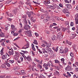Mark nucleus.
Here are the masks:
<instances>
[{
  "label": "nucleus",
  "mask_w": 78,
  "mask_h": 78,
  "mask_svg": "<svg viewBox=\"0 0 78 78\" xmlns=\"http://www.w3.org/2000/svg\"><path fill=\"white\" fill-rule=\"evenodd\" d=\"M51 65V67H55V65L53 64V62L51 61H49L47 63H44L43 66V67H44L46 70H48V69L49 67H50V66Z\"/></svg>",
  "instance_id": "1"
},
{
  "label": "nucleus",
  "mask_w": 78,
  "mask_h": 78,
  "mask_svg": "<svg viewBox=\"0 0 78 78\" xmlns=\"http://www.w3.org/2000/svg\"><path fill=\"white\" fill-rule=\"evenodd\" d=\"M24 59L25 60H27L28 61L30 62V61H32V59H31V57L30 55H28L27 57L25 56Z\"/></svg>",
  "instance_id": "2"
},
{
  "label": "nucleus",
  "mask_w": 78,
  "mask_h": 78,
  "mask_svg": "<svg viewBox=\"0 0 78 78\" xmlns=\"http://www.w3.org/2000/svg\"><path fill=\"white\" fill-rule=\"evenodd\" d=\"M9 50L11 51H9L8 52V54L10 56L13 55L14 54V52L12 48H11V49H9Z\"/></svg>",
  "instance_id": "3"
},
{
  "label": "nucleus",
  "mask_w": 78,
  "mask_h": 78,
  "mask_svg": "<svg viewBox=\"0 0 78 78\" xmlns=\"http://www.w3.org/2000/svg\"><path fill=\"white\" fill-rule=\"evenodd\" d=\"M65 70H66V71H69L73 70V68H72L71 66L68 65L65 68Z\"/></svg>",
  "instance_id": "4"
},
{
  "label": "nucleus",
  "mask_w": 78,
  "mask_h": 78,
  "mask_svg": "<svg viewBox=\"0 0 78 78\" xmlns=\"http://www.w3.org/2000/svg\"><path fill=\"white\" fill-rule=\"evenodd\" d=\"M47 51L48 53H49V55H53V51H52L50 48H48L47 49Z\"/></svg>",
  "instance_id": "5"
},
{
  "label": "nucleus",
  "mask_w": 78,
  "mask_h": 78,
  "mask_svg": "<svg viewBox=\"0 0 78 78\" xmlns=\"http://www.w3.org/2000/svg\"><path fill=\"white\" fill-rule=\"evenodd\" d=\"M62 32H60L58 33V34L60 35H58V38L59 39V41H61L62 39V37H61L62 36Z\"/></svg>",
  "instance_id": "6"
},
{
  "label": "nucleus",
  "mask_w": 78,
  "mask_h": 78,
  "mask_svg": "<svg viewBox=\"0 0 78 78\" xmlns=\"http://www.w3.org/2000/svg\"><path fill=\"white\" fill-rule=\"evenodd\" d=\"M29 46H30V44L27 43L26 45H25L22 47V49H27V48H29Z\"/></svg>",
  "instance_id": "7"
},
{
  "label": "nucleus",
  "mask_w": 78,
  "mask_h": 78,
  "mask_svg": "<svg viewBox=\"0 0 78 78\" xmlns=\"http://www.w3.org/2000/svg\"><path fill=\"white\" fill-rule=\"evenodd\" d=\"M26 14L27 15H28L29 17L30 18L31 17V16L33 14V12H26Z\"/></svg>",
  "instance_id": "8"
},
{
  "label": "nucleus",
  "mask_w": 78,
  "mask_h": 78,
  "mask_svg": "<svg viewBox=\"0 0 78 78\" xmlns=\"http://www.w3.org/2000/svg\"><path fill=\"white\" fill-rule=\"evenodd\" d=\"M32 71H36V72H38V69H37L36 66L32 67Z\"/></svg>",
  "instance_id": "9"
},
{
  "label": "nucleus",
  "mask_w": 78,
  "mask_h": 78,
  "mask_svg": "<svg viewBox=\"0 0 78 78\" xmlns=\"http://www.w3.org/2000/svg\"><path fill=\"white\" fill-rule=\"evenodd\" d=\"M11 28L13 31H15L17 30V28L13 24H12L11 25Z\"/></svg>",
  "instance_id": "10"
},
{
  "label": "nucleus",
  "mask_w": 78,
  "mask_h": 78,
  "mask_svg": "<svg viewBox=\"0 0 78 78\" xmlns=\"http://www.w3.org/2000/svg\"><path fill=\"white\" fill-rule=\"evenodd\" d=\"M65 7L66 8L70 9L71 8H72V5L70 4H65Z\"/></svg>",
  "instance_id": "11"
},
{
  "label": "nucleus",
  "mask_w": 78,
  "mask_h": 78,
  "mask_svg": "<svg viewBox=\"0 0 78 78\" xmlns=\"http://www.w3.org/2000/svg\"><path fill=\"white\" fill-rule=\"evenodd\" d=\"M50 0H46L43 2V3L45 5H47L50 3Z\"/></svg>",
  "instance_id": "12"
},
{
  "label": "nucleus",
  "mask_w": 78,
  "mask_h": 78,
  "mask_svg": "<svg viewBox=\"0 0 78 78\" xmlns=\"http://www.w3.org/2000/svg\"><path fill=\"white\" fill-rule=\"evenodd\" d=\"M24 28L26 30H28L29 28H30V27L28 25H26L24 27Z\"/></svg>",
  "instance_id": "13"
},
{
  "label": "nucleus",
  "mask_w": 78,
  "mask_h": 78,
  "mask_svg": "<svg viewBox=\"0 0 78 78\" xmlns=\"http://www.w3.org/2000/svg\"><path fill=\"white\" fill-rule=\"evenodd\" d=\"M62 12L65 14H66V13H68V9H63Z\"/></svg>",
  "instance_id": "14"
},
{
  "label": "nucleus",
  "mask_w": 78,
  "mask_h": 78,
  "mask_svg": "<svg viewBox=\"0 0 78 78\" xmlns=\"http://www.w3.org/2000/svg\"><path fill=\"white\" fill-rule=\"evenodd\" d=\"M3 56L2 57V59H7V55H3Z\"/></svg>",
  "instance_id": "15"
},
{
  "label": "nucleus",
  "mask_w": 78,
  "mask_h": 78,
  "mask_svg": "<svg viewBox=\"0 0 78 78\" xmlns=\"http://www.w3.org/2000/svg\"><path fill=\"white\" fill-rule=\"evenodd\" d=\"M69 51V49L67 48H65L63 50L64 53H67Z\"/></svg>",
  "instance_id": "16"
},
{
  "label": "nucleus",
  "mask_w": 78,
  "mask_h": 78,
  "mask_svg": "<svg viewBox=\"0 0 78 78\" xmlns=\"http://www.w3.org/2000/svg\"><path fill=\"white\" fill-rule=\"evenodd\" d=\"M52 49L55 51L57 52L58 50V47H57L56 48H52Z\"/></svg>",
  "instance_id": "17"
},
{
  "label": "nucleus",
  "mask_w": 78,
  "mask_h": 78,
  "mask_svg": "<svg viewBox=\"0 0 78 78\" xmlns=\"http://www.w3.org/2000/svg\"><path fill=\"white\" fill-rule=\"evenodd\" d=\"M57 37H56V36L54 35L52 38V41H55V40H56Z\"/></svg>",
  "instance_id": "18"
},
{
  "label": "nucleus",
  "mask_w": 78,
  "mask_h": 78,
  "mask_svg": "<svg viewBox=\"0 0 78 78\" xmlns=\"http://www.w3.org/2000/svg\"><path fill=\"white\" fill-rule=\"evenodd\" d=\"M73 67H76V66H78V62H76L75 63L73 64Z\"/></svg>",
  "instance_id": "19"
},
{
  "label": "nucleus",
  "mask_w": 78,
  "mask_h": 78,
  "mask_svg": "<svg viewBox=\"0 0 78 78\" xmlns=\"http://www.w3.org/2000/svg\"><path fill=\"white\" fill-rule=\"evenodd\" d=\"M27 34H28V36L29 37H31L32 36V35L31 34V31H29L27 32Z\"/></svg>",
  "instance_id": "20"
},
{
  "label": "nucleus",
  "mask_w": 78,
  "mask_h": 78,
  "mask_svg": "<svg viewBox=\"0 0 78 78\" xmlns=\"http://www.w3.org/2000/svg\"><path fill=\"white\" fill-rule=\"evenodd\" d=\"M42 51L43 53H44V54H45V53H48V52H47V51L45 50V48H43L42 49Z\"/></svg>",
  "instance_id": "21"
},
{
  "label": "nucleus",
  "mask_w": 78,
  "mask_h": 78,
  "mask_svg": "<svg viewBox=\"0 0 78 78\" xmlns=\"http://www.w3.org/2000/svg\"><path fill=\"white\" fill-rule=\"evenodd\" d=\"M0 36L2 37H5V34L3 33H1L0 34Z\"/></svg>",
  "instance_id": "22"
},
{
  "label": "nucleus",
  "mask_w": 78,
  "mask_h": 78,
  "mask_svg": "<svg viewBox=\"0 0 78 78\" xmlns=\"http://www.w3.org/2000/svg\"><path fill=\"white\" fill-rule=\"evenodd\" d=\"M17 10L16 9H15L14 10H12V12L14 14H17Z\"/></svg>",
  "instance_id": "23"
},
{
  "label": "nucleus",
  "mask_w": 78,
  "mask_h": 78,
  "mask_svg": "<svg viewBox=\"0 0 78 78\" xmlns=\"http://www.w3.org/2000/svg\"><path fill=\"white\" fill-rule=\"evenodd\" d=\"M37 66L38 67V68H39V69H42V65H40L39 63L38 64Z\"/></svg>",
  "instance_id": "24"
},
{
  "label": "nucleus",
  "mask_w": 78,
  "mask_h": 78,
  "mask_svg": "<svg viewBox=\"0 0 78 78\" xmlns=\"http://www.w3.org/2000/svg\"><path fill=\"white\" fill-rule=\"evenodd\" d=\"M32 48L34 51H35L36 49H35V48H34V44H32Z\"/></svg>",
  "instance_id": "25"
},
{
  "label": "nucleus",
  "mask_w": 78,
  "mask_h": 78,
  "mask_svg": "<svg viewBox=\"0 0 78 78\" xmlns=\"http://www.w3.org/2000/svg\"><path fill=\"white\" fill-rule=\"evenodd\" d=\"M56 64H58V63H59V62H60L58 60V59H55L54 60Z\"/></svg>",
  "instance_id": "26"
},
{
  "label": "nucleus",
  "mask_w": 78,
  "mask_h": 78,
  "mask_svg": "<svg viewBox=\"0 0 78 78\" xmlns=\"http://www.w3.org/2000/svg\"><path fill=\"white\" fill-rule=\"evenodd\" d=\"M44 13L45 14H44V16H48V12L47 11H45L44 12Z\"/></svg>",
  "instance_id": "27"
},
{
  "label": "nucleus",
  "mask_w": 78,
  "mask_h": 78,
  "mask_svg": "<svg viewBox=\"0 0 78 78\" xmlns=\"http://www.w3.org/2000/svg\"><path fill=\"white\" fill-rule=\"evenodd\" d=\"M33 44H35L36 45H37V44H38L37 41L36 40H34V41L33 42Z\"/></svg>",
  "instance_id": "28"
},
{
  "label": "nucleus",
  "mask_w": 78,
  "mask_h": 78,
  "mask_svg": "<svg viewBox=\"0 0 78 78\" xmlns=\"http://www.w3.org/2000/svg\"><path fill=\"white\" fill-rule=\"evenodd\" d=\"M55 75H58V76H59V72H58L57 71H55Z\"/></svg>",
  "instance_id": "29"
},
{
  "label": "nucleus",
  "mask_w": 78,
  "mask_h": 78,
  "mask_svg": "<svg viewBox=\"0 0 78 78\" xmlns=\"http://www.w3.org/2000/svg\"><path fill=\"white\" fill-rule=\"evenodd\" d=\"M72 0H66L65 1L66 3H71Z\"/></svg>",
  "instance_id": "30"
},
{
  "label": "nucleus",
  "mask_w": 78,
  "mask_h": 78,
  "mask_svg": "<svg viewBox=\"0 0 78 78\" xmlns=\"http://www.w3.org/2000/svg\"><path fill=\"white\" fill-rule=\"evenodd\" d=\"M46 46H47L46 47H50V46H51V43H47L46 45Z\"/></svg>",
  "instance_id": "31"
},
{
  "label": "nucleus",
  "mask_w": 78,
  "mask_h": 78,
  "mask_svg": "<svg viewBox=\"0 0 78 78\" xmlns=\"http://www.w3.org/2000/svg\"><path fill=\"white\" fill-rule=\"evenodd\" d=\"M23 22L24 24H25V25L27 24V20H26V19L24 20H23Z\"/></svg>",
  "instance_id": "32"
},
{
  "label": "nucleus",
  "mask_w": 78,
  "mask_h": 78,
  "mask_svg": "<svg viewBox=\"0 0 78 78\" xmlns=\"http://www.w3.org/2000/svg\"><path fill=\"white\" fill-rule=\"evenodd\" d=\"M31 21L32 22H34L35 21H36V20L34 19L33 18H31Z\"/></svg>",
  "instance_id": "33"
},
{
  "label": "nucleus",
  "mask_w": 78,
  "mask_h": 78,
  "mask_svg": "<svg viewBox=\"0 0 78 78\" xmlns=\"http://www.w3.org/2000/svg\"><path fill=\"white\" fill-rule=\"evenodd\" d=\"M21 51L22 52H23L24 54H27L28 53V51Z\"/></svg>",
  "instance_id": "34"
},
{
  "label": "nucleus",
  "mask_w": 78,
  "mask_h": 78,
  "mask_svg": "<svg viewBox=\"0 0 78 78\" xmlns=\"http://www.w3.org/2000/svg\"><path fill=\"white\" fill-rule=\"evenodd\" d=\"M70 56L72 57H74V54L72 52H71L70 53Z\"/></svg>",
  "instance_id": "35"
},
{
  "label": "nucleus",
  "mask_w": 78,
  "mask_h": 78,
  "mask_svg": "<svg viewBox=\"0 0 78 78\" xmlns=\"http://www.w3.org/2000/svg\"><path fill=\"white\" fill-rule=\"evenodd\" d=\"M26 70L28 72H30L31 71V68H28Z\"/></svg>",
  "instance_id": "36"
},
{
  "label": "nucleus",
  "mask_w": 78,
  "mask_h": 78,
  "mask_svg": "<svg viewBox=\"0 0 78 78\" xmlns=\"http://www.w3.org/2000/svg\"><path fill=\"white\" fill-rule=\"evenodd\" d=\"M9 62L11 63H14V60H9Z\"/></svg>",
  "instance_id": "37"
},
{
  "label": "nucleus",
  "mask_w": 78,
  "mask_h": 78,
  "mask_svg": "<svg viewBox=\"0 0 78 78\" xmlns=\"http://www.w3.org/2000/svg\"><path fill=\"white\" fill-rule=\"evenodd\" d=\"M50 8H51L52 9V10H54V9H55V6H52L51 5L50 6Z\"/></svg>",
  "instance_id": "38"
},
{
  "label": "nucleus",
  "mask_w": 78,
  "mask_h": 78,
  "mask_svg": "<svg viewBox=\"0 0 78 78\" xmlns=\"http://www.w3.org/2000/svg\"><path fill=\"white\" fill-rule=\"evenodd\" d=\"M1 45H2V46H3V47H5V46H6V45L5 44V43L4 42H2L1 43Z\"/></svg>",
  "instance_id": "39"
},
{
  "label": "nucleus",
  "mask_w": 78,
  "mask_h": 78,
  "mask_svg": "<svg viewBox=\"0 0 78 78\" xmlns=\"http://www.w3.org/2000/svg\"><path fill=\"white\" fill-rule=\"evenodd\" d=\"M5 42V39H2L0 40V42L2 43V42Z\"/></svg>",
  "instance_id": "40"
},
{
  "label": "nucleus",
  "mask_w": 78,
  "mask_h": 78,
  "mask_svg": "<svg viewBox=\"0 0 78 78\" xmlns=\"http://www.w3.org/2000/svg\"><path fill=\"white\" fill-rule=\"evenodd\" d=\"M3 50H4V48H3L1 51V53H2L1 55H2V54L3 53Z\"/></svg>",
  "instance_id": "41"
},
{
  "label": "nucleus",
  "mask_w": 78,
  "mask_h": 78,
  "mask_svg": "<svg viewBox=\"0 0 78 78\" xmlns=\"http://www.w3.org/2000/svg\"><path fill=\"white\" fill-rule=\"evenodd\" d=\"M60 53H64V50H62L61 49H60V51H59Z\"/></svg>",
  "instance_id": "42"
},
{
  "label": "nucleus",
  "mask_w": 78,
  "mask_h": 78,
  "mask_svg": "<svg viewBox=\"0 0 78 78\" xmlns=\"http://www.w3.org/2000/svg\"><path fill=\"white\" fill-rule=\"evenodd\" d=\"M48 21V20L47 19L44 20H43V22L44 23H46Z\"/></svg>",
  "instance_id": "43"
},
{
  "label": "nucleus",
  "mask_w": 78,
  "mask_h": 78,
  "mask_svg": "<svg viewBox=\"0 0 78 78\" xmlns=\"http://www.w3.org/2000/svg\"><path fill=\"white\" fill-rule=\"evenodd\" d=\"M75 21L76 22V24H77L78 23V19H76L75 20Z\"/></svg>",
  "instance_id": "44"
},
{
  "label": "nucleus",
  "mask_w": 78,
  "mask_h": 78,
  "mask_svg": "<svg viewBox=\"0 0 78 78\" xmlns=\"http://www.w3.org/2000/svg\"><path fill=\"white\" fill-rule=\"evenodd\" d=\"M66 28L65 27L62 28V31L63 32H65V31H66Z\"/></svg>",
  "instance_id": "45"
},
{
  "label": "nucleus",
  "mask_w": 78,
  "mask_h": 78,
  "mask_svg": "<svg viewBox=\"0 0 78 78\" xmlns=\"http://www.w3.org/2000/svg\"><path fill=\"white\" fill-rule=\"evenodd\" d=\"M26 4L27 5H29L30 7H31V5L30 4V2H26Z\"/></svg>",
  "instance_id": "46"
},
{
  "label": "nucleus",
  "mask_w": 78,
  "mask_h": 78,
  "mask_svg": "<svg viewBox=\"0 0 78 78\" xmlns=\"http://www.w3.org/2000/svg\"><path fill=\"white\" fill-rule=\"evenodd\" d=\"M15 73L16 75H20V73L18 71H15Z\"/></svg>",
  "instance_id": "47"
},
{
  "label": "nucleus",
  "mask_w": 78,
  "mask_h": 78,
  "mask_svg": "<svg viewBox=\"0 0 78 78\" xmlns=\"http://www.w3.org/2000/svg\"><path fill=\"white\" fill-rule=\"evenodd\" d=\"M20 54H21V55H22V56L23 57V58H25V55L24 54V53H23L22 52H20Z\"/></svg>",
  "instance_id": "48"
},
{
  "label": "nucleus",
  "mask_w": 78,
  "mask_h": 78,
  "mask_svg": "<svg viewBox=\"0 0 78 78\" xmlns=\"http://www.w3.org/2000/svg\"><path fill=\"white\" fill-rule=\"evenodd\" d=\"M34 61H36V62H40V61L38 59H37L36 58H35L34 59Z\"/></svg>",
  "instance_id": "49"
},
{
  "label": "nucleus",
  "mask_w": 78,
  "mask_h": 78,
  "mask_svg": "<svg viewBox=\"0 0 78 78\" xmlns=\"http://www.w3.org/2000/svg\"><path fill=\"white\" fill-rule=\"evenodd\" d=\"M42 42L44 43V44H45V45H46V44H47V42H46V41L44 40Z\"/></svg>",
  "instance_id": "50"
},
{
  "label": "nucleus",
  "mask_w": 78,
  "mask_h": 78,
  "mask_svg": "<svg viewBox=\"0 0 78 78\" xmlns=\"http://www.w3.org/2000/svg\"><path fill=\"white\" fill-rule=\"evenodd\" d=\"M11 1H7L6 2V4H9L11 3Z\"/></svg>",
  "instance_id": "51"
},
{
  "label": "nucleus",
  "mask_w": 78,
  "mask_h": 78,
  "mask_svg": "<svg viewBox=\"0 0 78 78\" xmlns=\"http://www.w3.org/2000/svg\"><path fill=\"white\" fill-rule=\"evenodd\" d=\"M67 74L69 77H70V76H71V74L69 73V72H67Z\"/></svg>",
  "instance_id": "52"
},
{
  "label": "nucleus",
  "mask_w": 78,
  "mask_h": 78,
  "mask_svg": "<svg viewBox=\"0 0 78 78\" xmlns=\"http://www.w3.org/2000/svg\"><path fill=\"white\" fill-rule=\"evenodd\" d=\"M5 77V76L3 75H1L0 76V78H4Z\"/></svg>",
  "instance_id": "53"
},
{
  "label": "nucleus",
  "mask_w": 78,
  "mask_h": 78,
  "mask_svg": "<svg viewBox=\"0 0 78 78\" xmlns=\"http://www.w3.org/2000/svg\"><path fill=\"white\" fill-rule=\"evenodd\" d=\"M73 25H74V23L73 22H71L70 23V26L71 27H73Z\"/></svg>",
  "instance_id": "54"
},
{
  "label": "nucleus",
  "mask_w": 78,
  "mask_h": 78,
  "mask_svg": "<svg viewBox=\"0 0 78 78\" xmlns=\"http://www.w3.org/2000/svg\"><path fill=\"white\" fill-rule=\"evenodd\" d=\"M61 61L62 62H64V61H65V59L64 58H62L61 59Z\"/></svg>",
  "instance_id": "55"
},
{
  "label": "nucleus",
  "mask_w": 78,
  "mask_h": 78,
  "mask_svg": "<svg viewBox=\"0 0 78 78\" xmlns=\"http://www.w3.org/2000/svg\"><path fill=\"white\" fill-rule=\"evenodd\" d=\"M18 35V34L17 33H15L13 34L14 36H17Z\"/></svg>",
  "instance_id": "56"
},
{
  "label": "nucleus",
  "mask_w": 78,
  "mask_h": 78,
  "mask_svg": "<svg viewBox=\"0 0 78 78\" xmlns=\"http://www.w3.org/2000/svg\"><path fill=\"white\" fill-rule=\"evenodd\" d=\"M19 25H20V28H22V23H21V22L20 23Z\"/></svg>",
  "instance_id": "57"
},
{
  "label": "nucleus",
  "mask_w": 78,
  "mask_h": 78,
  "mask_svg": "<svg viewBox=\"0 0 78 78\" xmlns=\"http://www.w3.org/2000/svg\"><path fill=\"white\" fill-rule=\"evenodd\" d=\"M35 35L36 37H37L39 36V34L37 33H35Z\"/></svg>",
  "instance_id": "58"
},
{
  "label": "nucleus",
  "mask_w": 78,
  "mask_h": 78,
  "mask_svg": "<svg viewBox=\"0 0 78 78\" xmlns=\"http://www.w3.org/2000/svg\"><path fill=\"white\" fill-rule=\"evenodd\" d=\"M75 19H78V14H76L75 15Z\"/></svg>",
  "instance_id": "59"
},
{
  "label": "nucleus",
  "mask_w": 78,
  "mask_h": 78,
  "mask_svg": "<svg viewBox=\"0 0 78 78\" xmlns=\"http://www.w3.org/2000/svg\"><path fill=\"white\" fill-rule=\"evenodd\" d=\"M6 65L8 67H10V64L9 63H6Z\"/></svg>",
  "instance_id": "60"
},
{
  "label": "nucleus",
  "mask_w": 78,
  "mask_h": 78,
  "mask_svg": "<svg viewBox=\"0 0 78 78\" xmlns=\"http://www.w3.org/2000/svg\"><path fill=\"white\" fill-rule=\"evenodd\" d=\"M72 36L73 37H76V34H72Z\"/></svg>",
  "instance_id": "61"
},
{
  "label": "nucleus",
  "mask_w": 78,
  "mask_h": 78,
  "mask_svg": "<svg viewBox=\"0 0 78 78\" xmlns=\"http://www.w3.org/2000/svg\"><path fill=\"white\" fill-rule=\"evenodd\" d=\"M19 38H20V37L16 38V39H14V40L13 41H17V40H18V39H19Z\"/></svg>",
  "instance_id": "62"
},
{
  "label": "nucleus",
  "mask_w": 78,
  "mask_h": 78,
  "mask_svg": "<svg viewBox=\"0 0 78 78\" xmlns=\"http://www.w3.org/2000/svg\"><path fill=\"white\" fill-rule=\"evenodd\" d=\"M67 44H69V45H72V43L71 42H69Z\"/></svg>",
  "instance_id": "63"
},
{
  "label": "nucleus",
  "mask_w": 78,
  "mask_h": 78,
  "mask_svg": "<svg viewBox=\"0 0 78 78\" xmlns=\"http://www.w3.org/2000/svg\"><path fill=\"white\" fill-rule=\"evenodd\" d=\"M59 6H60V7H61L62 8V7H63V6L62 5V4H59Z\"/></svg>",
  "instance_id": "64"
}]
</instances>
